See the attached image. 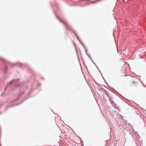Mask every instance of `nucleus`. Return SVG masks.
<instances>
[{
  "label": "nucleus",
  "instance_id": "1",
  "mask_svg": "<svg viewBox=\"0 0 146 146\" xmlns=\"http://www.w3.org/2000/svg\"><path fill=\"white\" fill-rule=\"evenodd\" d=\"M61 22L66 26H68V23L66 22L61 21Z\"/></svg>",
  "mask_w": 146,
  "mask_h": 146
},
{
  "label": "nucleus",
  "instance_id": "2",
  "mask_svg": "<svg viewBox=\"0 0 146 146\" xmlns=\"http://www.w3.org/2000/svg\"><path fill=\"white\" fill-rule=\"evenodd\" d=\"M100 0H96L95 1H92L91 3H94L98 1H100Z\"/></svg>",
  "mask_w": 146,
  "mask_h": 146
}]
</instances>
